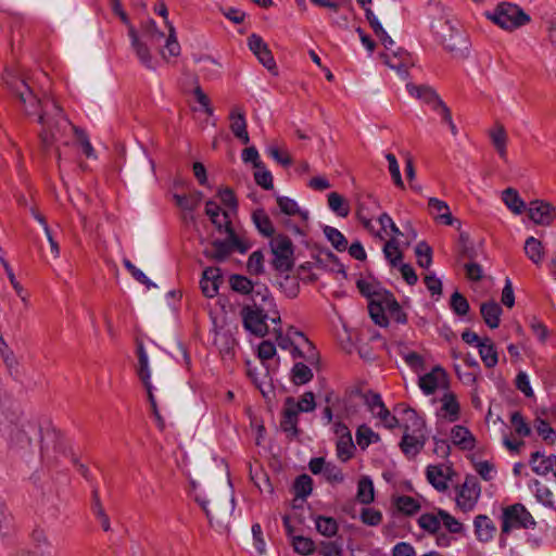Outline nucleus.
Wrapping results in <instances>:
<instances>
[{"label":"nucleus","instance_id":"f257e3e1","mask_svg":"<svg viewBox=\"0 0 556 556\" xmlns=\"http://www.w3.org/2000/svg\"><path fill=\"white\" fill-rule=\"evenodd\" d=\"M4 83L12 94L18 99L24 113L28 116H37V122L41 125L38 136L43 151L50 150L72 127L85 155L87 157L94 155L86 131L71 124L54 98L47 92L39 98L34 93L27 78L17 77L9 72L5 73Z\"/></svg>","mask_w":556,"mask_h":556},{"label":"nucleus","instance_id":"f03ea898","mask_svg":"<svg viewBox=\"0 0 556 556\" xmlns=\"http://www.w3.org/2000/svg\"><path fill=\"white\" fill-rule=\"evenodd\" d=\"M223 218L225 219V232L228 238L226 240L216 239L212 241L211 245L203 251V254L207 258L219 263L227 260L233 251L245 253L250 248V245L236 233L228 213H224Z\"/></svg>","mask_w":556,"mask_h":556},{"label":"nucleus","instance_id":"7ed1b4c3","mask_svg":"<svg viewBox=\"0 0 556 556\" xmlns=\"http://www.w3.org/2000/svg\"><path fill=\"white\" fill-rule=\"evenodd\" d=\"M431 28L444 48L454 56H464L468 49L465 35L447 17L432 22Z\"/></svg>","mask_w":556,"mask_h":556},{"label":"nucleus","instance_id":"20e7f679","mask_svg":"<svg viewBox=\"0 0 556 556\" xmlns=\"http://www.w3.org/2000/svg\"><path fill=\"white\" fill-rule=\"evenodd\" d=\"M274 258L273 267L280 271L287 273L294 266V247L291 239L286 235H277L269 242Z\"/></svg>","mask_w":556,"mask_h":556},{"label":"nucleus","instance_id":"39448f33","mask_svg":"<svg viewBox=\"0 0 556 556\" xmlns=\"http://www.w3.org/2000/svg\"><path fill=\"white\" fill-rule=\"evenodd\" d=\"M490 18L508 30L523 26L530 21V16L518 5L508 2L500 3Z\"/></svg>","mask_w":556,"mask_h":556},{"label":"nucleus","instance_id":"423d86ee","mask_svg":"<svg viewBox=\"0 0 556 556\" xmlns=\"http://www.w3.org/2000/svg\"><path fill=\"white\" fill-rule=\"evenodd\" d=\"M501 518L502 534H509L514 529H529L535 526L532 515L520 503L504 507Z\"/></svg>","mask_w":556,"mask_h":556},{"label":"nucleus","instance_id":"0eeeda50","mask_svg":"<svg viewBox=\"0 0 556 556\" xmlns=\"http://www.w3.org/2000/svg\"><path fill=\"white\" fill-rule=\"evenodd\" d=\"M253 305H244L241 309V317L243 327L256 337H264L268 332V326L266 319L268 314L265 313V308L261 307L256 299H254Z\"/></svg>","mask_w":556,"mask_h":556},{"label":"nucleus","instance_id":"6e6552de","mask_svg":"<svg viewBox=\"0 0 556 556\" xmlns=\"http://www.w3.org/2000/svg\"><path fill=\"white\" fill-rule=\"evenodd\" d=\"M481 485L475 476H467L457 489L456 506L463 513L472 511L480 498Z\"/></svg>","mask_w":556,"mask_h":556},{"label":"nucleus","instance_id":"1a4fd4ad","mask_svg":"<svg viewBox=\"0 0 556 556\" xmlns=\"http://www.w3.org/2000/svg\"><path fill=\"white\" fill-rule=\"evenodd\" d=\"M230 288L241 294H252V299L261 298V302L274 306V299L265 286H254L253 282L242 275L233 274L229 277Z\"/></svg>","mask_w":556,"mask_h":556},{"label":"nucleus","instance_id":"9d476101","mask_svg":"<svg viewBox=\"0 0 556 556\" xmlns=\"http://www.w3.org/2000/svg\"><path fill=\"white\" fill-rule=\"evenodd\" d=\"M195 500L205 511L211 525L214 521L219 526L227 523L235 509V498L232 495L228 501L225 500L223 504L218 500H214L212 508L208 507L210 501L200 497Z\"/></svg>","mask_w":556,"mask_h":556},{"label":"nucleus","instance_id":"9b49d317","mask_svg":"<svg viewBox=\"0 0 556 556\" xmlns=\"http://www.w3.org/2000/svg\"><path fill=\"white\" fill-rule=\"evenodd\" d=\"M248 46L263 66H265L269 72L277 74V66L273 53L261 36L251 34L248 37Z\"/></svg>","mask_w":556,"mask_h":556},{"label":"nucleus","instance_id":"f8f14e48","mask_svg":"<svg viewBox=\"0 0 556 556\" xmlns=\"http://www.w3.org/2000/svg\"><path fill=\"white\" fill-rule=\"evenodd\" d=\"M528 215L533 223L548 226L555 218V207L548 202L534 200L530 202Z\"/></svg>","mask_w":556,"mask_h":556},{"label":"nucleus","instance_id":"ddd939ff","mask_svg":"<svg viewBox=\"0 0 556 556\" xmlns=\"http://www.w3.org/2000/svg\"><path fill=\"white\" fill-rule=\"evenodd\" d=\"M426 442V431H404L400 446L406 456L414 457L424 448Z\"/></svg>","mask_w":556,"mask_h":556},{"label":"nucleus","instance_id":"4468645a","mask_svg":"<svg viewBox=\"0 0 556 556\" xmlns=\"http://www.w3.org/2000/svg\"><path fill=\"white\" fill-rule=\"evenodd\" d=\"M529 464L533 472L539 476H546L553 473L556 479V456L545 455L541 452H533L530 456Z\"/></svg>","mask_w":556,"mask_h":556},{"label":"nucleus","instance_id":"2eb2a0df","mask_svg":"<svg viewBox=\"0 0 556 556\" xmlns=\"http://www.w3.org/2000/svg\"><path fill=\"white\" fill-rule=\"evenodd\" d=\"M223 281L222 273L218 267H207L204 269L200 281L201 290L206 298H214L218 293L219 285Z\"/></svg>","mask_w":556,"mask_h":556},{"label":"nucleus","instance_id":"dca6fc26","mask_svg":"<svg viewBox=\"0 0 556 556\" xmlns=\"http://www.w3.org/2000/svg\"><path fill=\"white\" fill-rule=\"evenodd\" d=\"M428 207L430 214L437 222L447 226H453L455 222L460 225V223L452 216L445 201L439 200L438 198H429Z\"/></svg>","mask_w":556,"mask_h":556},{"label":"nucleus","instance_id":"f3484780","mask_svg":"<svg viewBox=\"0 0 556 556\" xmlns=\"http://www.w3.org/2000/svg\"><path fill=\"white\" fill-rule=\"evenodd\" d=\"M128 35L130 37V40H131V47L134 48L138 59L140 60V62L147 67V68H150V70H153L154 66L152 64V55L150 53V49L148 47V42L147 41H141L138 34H137V30L135 29V27L132 25H129L128 26Z\"/></svg>","mask_w":556,"mask_h":556},{"label":"nucleus","instance_id":"a211bd4d","mask_svg":"<svg viewBox=\"0 0 556 556\" xmlns=\"http://www.w3.org/2000/svg\"><path fill=\"white\" fill-rule=\"evenodd\" d=\"M229 118L231 122L230 129L235 137L241 140L243 144H248L250 137L247 130V121L243 110L240 108L232 109Z\"/></svg>","mask_w":556,"mask_h":556},{"label":"nucleus","instance_id":"6ab92c4d","mask_svg":"<svg viewBox=\"0 0 556 556\" xmlns=\"http://www.w3.org/2000/svg\"><path fill=\"white\" fill-rule=\"evenodd\" d=\"M475 534L480 542H490L496 532L494 522L486 515H478L473 519Z\"/></svg>","mask_w":556,"mask_h":556},{"label":"nucleus","instance_id":"aec40b11","mask_svg":"<svg viewBox=\"0 0 556 556\" xmlns=\"http://www.w3.org/2000/svg\"><path fill=\"white\" fill-rule=\"evenodd\" d=\"M502 307L495 301L484 302L480 306L481 316L491 329H495L500 326Z\"/></svg>","mask_w":556,"mask_h":556},{"label":"nucleus","instance_id":"412c9836","mask_svg":"<svg viewBox=\"0 0 556 556\" xmlns=\"http://www.w3.org/2000/svg\"><path fill=\"white\" fill-rule=\"evenodd\" d=\"M451 437L453 443L465 451H471L475 447V437L468 428L457 425L452 428Z\"/></svg>","mask_w":556,"mask_h":556},{"label":"nucleus","instance_id":"4be33fe9","mask_svg":"<svg viewBox=\"0 0 556 556\" xmlns=\"http://www.w3.org/2000/svg\"><path fill=\"white\" fill-rule=\"evenodd\" d=\"M444 376L445 371L440 366H437L430 372L419 378V388L426 395H430L435 392L440 378H444Z\"/></svg>","mask_w":556,"mask_h":556},{"label":"nucleus","instance_id":"5701e85b","mask_svg":"<svg viewBox=\"0 0 556 556\" xmlns=\"http://www.w3.org/2000/svg\"><path fill=\"white\" fill-rule=\"evenodd\" d=\"M406 89L412 97L424 101L431 108L441 99L431 87L426 85L417 86L409 83L406 85Z\"/></svg>","mask_w":556,"mask_h":556},{"label":"nucleus","instance_id":"b1692460","mask_svg":"<svg viewBox=\"0 0 556 556\" xmlns=\"http://www.w3.org/2000/svg\"><path fill=\"white\" fill-rule=\"evenodd\" d=\"M299 413H296L291 406L285 404L282 418L280 420V428L283 432L290 437L295 438L299 435L300 430L298 428Z\"/></svg>","mask_w":556,"mask_h":556},{"label":"nucleus","instance_id":"393cba45","mask_svg":"<svg viewBox=\"0 0 556 556\" xmlns=\"http://www.w3.org/2000/svg\"><path fill=\"white\" fill-rule=\"evenodd\" d=\"M276 342L282 350H291V354L294 358H304L307 356V352L303 350L301 343H295L290 334H283L281 329H275Z\"/></svg>","mask_w":556,"mask_h":556},{"label":"nucleus","instance_id":"a878e982","mask_svg":"<svg viewBox=\"0 0 556 556\" xmlns=\"http://www.w3.org/2000/svg\"><path fill=\"white\" fill-rule=\"evenodd\" d=\"M142 37L150 46L154 48H161L164 40L166 39L165 34L157 28L156 23L153 20H148L143 24Z\"/></svg>","mask_w":556,"mask_h":556},{"label":"nucleus","instance_id":"bb28decb","mask_svg":"<svg viewBox=\"0 0 556 556\" xmlns=\"http://www.w3.org/2000/svg\"><path fill=\"white\" fill-rule=\"evenodd\" d=\"M286 405L291 406L296 413H311L315 410V395L313 392H305L299 401H295L294 397L288 396L286 399Z\"/></svg>","mask_w":556,"mask_h":556},{"label":"nucleus","instance_id":"cd10ccee","mask_svg":"<svg viewBox=\"0 0 556 556\" xmlns=\"http://www.w3.org/2000/svg\"><path fill=\"white\" fill-rule=\"evenodd\" d=\"M489 136H490L492 144L496 149L498 155L502 159L506 160V156H507V150H506L507 134H506L505 127L502 124H500V123L495 124L494 128H492L489 131Z\"/></svg>","mask_w":556,"mask_h":556},{"label":"nucleus","instance_id":"c85d7f7f","mask_svg":"<svg viewBox=\"0 0 556 556\" xmlns=\"http://www.w3.org/2000/svg\"><path fill=\"white\" fill-rule=\"evenodd\" d=\"M479 355L488 368H493L498 362L497 352L495 345L490 338H483L478 346Z\"/></svg>","mask_w":556,"mask_h":556},{"label":"nucleus","instance_id":"c756f323","mask_svg":"<svg viewBox=\"0 0 556 556\" xmlns=\"http://www.w3.org/2000/svg\"><path fill=\"white\" fill-rule=\"evenodd\" d=\"M252 219L260 233L267 238L275 237V228L273 222L263 208L254 211L252 214Z\"/></svg>","mask_w":556,"mask_h":556},{"label":"nucleus","instance_id":"7c9ffc66","mask_svg":"<svg viewBox=\"0 0 556 556\" xmlns=\"http://www.w3.org/2000/svg\"><path fill=\"white\" fill-rule=\"evenodd\" d=\"M137 354H138V369H137L138 377L140 378L144 388L148 386H152V383L150 381L151 371L149 368V358H148V354L144 350V346L141 342L137 346Z\"/></svg>","mask_w":556,"mask_h":556},{"label":"nucleus","instance_id":"2f4dec72","mask_svg":"<svg viewBox=\"0 0 556 556\" xmlns=\"http://www.w3.org/2000/svg\"><path fill=\"white\" fill-rule=\"evenodd\" d=\"M356 498L361 504L368 505L375 500V489L372 480L364 476L357 483Z\"/></svg>","mask_w":556,"mask_h":556},{"label":"nucleus","instance_id":"473e14b6","mask_svg":"<svg viewBox=\"0 0 556 556\" xmlns=\"http://www.w3.org/2000/svg\"><path fill=\"white\" fill-rule=\"evenodd\" d=\"M286 334H290L294 342L295 339H299V343H301V346L303 349H306L307 356H305V361H307L309 364H314L315 362H317V352L315 351L313 343L304 336L303 332L296 330L293 327H290Z\"/></svg>","mask_w":556,"mask_h":556},{"label":"nucleus","instance_id":"72a5a7b5","mask_svg":"<svg viewBox=\"0 0 556 556\" xmlns=\"http://www.w3.org/2000/svg\"><path fill=\"white\" fill-rule=\"evenodd\" d=\"M502 200L505 205L515 214H521L526 208L525 201L514 188H507L502 193Z\"/></svg>","mask_w":556,"mask_h":556},{"label":"nucleus","instance_id":"f704fd0d","mask_svg":"<svg viewBox=\"0 0 556 556\" xmlns=\"http://www.w3.org/2000/svg\"><path fill=\"white\" fill-rule=\"evenodd\" d=\"M523 249L526 255L529 257L531 262H533L535 265L542 263L545 253L542 242L539 239L534 237H529L525 242Z\"/></svg>","mask_w":556,"mask_h":556},{"label":"nucleus","instance_id":"c9c22d12","mask_svg":"<svg viewBox=\"0 0 556 556\" xmlns=\"http://www.w3.org/2000/svg\"><path fill=\"white\" fill-rule=\"evenodd\" d=\"M428 482L438 491L447 489L446 477L444 476L442 466L430 465L426 469Z\"/></svg>","mask_w":556,"mask_h":556},{"label":"nucleus","instance_id":"e433bc0d","mask_svg":"<svg viewBox=\"0 0 556 556\" xmlns=\"http://www.w3.org/2000/svg\"><path fill=\"white\" fill-rule=\"evenodd\" d=\"M384 59V63L392 70H394L402 78L408 76V67L410 64L409 56L405 54L404 58H400L397 54L389 56L387 54L381 55Z\"/></svg>","mask_w":556,"mask_h":556},{"label":"nucleus","instance_id":"4c0bfd02","mask_svg":"<svg viewBox=\"0 0 556 556\" xmlns=\"http://www.w3.org/2000/svg\"><path fill=\"white\" fill-rule=\"evenodd\" d=\"M441 409L444 412V416L448 419V421L454 422L458 420L460 407L455 394H444L442 397Z\"/></svg>","mask_w":556,"mask_h":556},{"label":"nucleus","instance_id":"58836bf2","mask_svg":"<svg viewBox=\"0 0 556 556\" xmlns=\"http://www.w3.org/2000/svg\"><path fill=\"white\" fill-rule=\"evenodd\" d=\"M404 414V431H426L425 420L419 417L415 409L405 408Z\"/></svg>","mask_w":556,"mask_h":556},{"label":"nucleus","instance_id":"ea45409f","mask_svg":"<svg viewBox=\"0 0 556 556\" xmlns=\"http://www.w3.org/2000/svg\"><path fill=\"white\" fill-rule=\"evenodd\" d=\"M380 441V435L372 431L366 425H362L356 430V442L362 450H366L370 444Z\"/></svg>","mask_w":556,"mask_h":556},{"label":"nucleus","instance_id":"a19ab883","mask_svg":"<svg viewBox=\"0 0 556 556\" xmlns=\"http://www.w3.org/2000/svg\"><path fill=\"white\" fill-rule=\"evenodd\" d=\"M203 193L201 191H194L189 194H175L174 199L176 201V204L186 211H194L200 202L202 201Z\"/></svg>","mask_w":556,"mask_h":556},{"label":"nucleus","instance_id":"79ce46f5","mask_svg":"<svg viewBox=\"0 0 556 556\" xmlns=\"http://www.w3.org/2000/svg\"><path fill=\"white\" fill-rule=\"evenodd\" d=\"M316 530L326 538H332L337 534L339 526L334 518L318 516L315 519Z\"/></svg>","mask_w":556,"mask_h":556},{"label":"nucleus","instance_id":"37998d69","mask_svg":"<svg viewBox=\"0 0 556 556\" xmlns=\"http://www.w3.org/2000/svg\"><path fill=\"white\" fill-rule=\"evenodd\" d=\"M313 379L312 369L302 362L294 364L291 370V380L296 386H302L309 382Z\"/></svg>","mask_w":556,"mask_h":556},{"label":"nucleus","instance_id":"c03bdc74","mask_svg":"<svg viewBox=\"0 0 556 556\" xmlns=\"http://www.w3.org/2000/svg\"><path fill=\"white\" fill-rule=\"evenodd\" d=\"M328 206L340 217H346L350 214L349 203L338 192H330L328 194Z\"/></svg>","mask_w":556,"mask_h":556},{"label":"nucleus","instance_id":"a18cd8bd","mask_svg":"<svg viewBox=\"0 0 556 556\" xmlns=\"http://www.w3.org/2000/svg\"><path fill=\"white\" fill-rule=\"evenodd\" d=\"M394 504L399 511L404 515L412 516L420 510V504L417 500L408 495L397 496Z\"/></svg>","mask_w":556,"mask_h":556},{"label":"nucleus","instance_id":"49530a36","mask_svg":"<svg viewBox=\"0 0 556 556\" xmlns=\"http://www.w3.org/2000/svg\"><path fill=\"white\" fill-rule=\"evenodd\" d=\"M533 427L538 434L547 443L553 445L556 442V432L546 420L536 417Z\"/></svg>","mask_w":556,"mask_h":556},{"label":"nucleus","instance_id":"de8ad7c7","mask_svg":"<svg viewBox=\"0 0 556 556\" xmlns=\"http://www.w3.org/2000/svg\"><path fill=\"white\" fill-rule=\"evenodd\" d=\"M324 235L331 242L332 247L339 251L343 252L348 249V240L343 236L341 231L331 226L324 227Z\"/></svg>","mask_w":556,"mask_h":556},{"label":"nucleus","instance_id":"09e8293b","mask_svg":"<svg viewBox=\"0 0 556 556\" xmlns=\"http://www.w3.org/2000/svg\"><path fill=\"white\" fill-rule=\"evenodd\" d=\"M383 254L392 267H397L403 258V253L395 239H390L383 247Z\"/></svg>","mask_w":556,"mask_h":556},{"label":"nucleus","instance_id":"8fccbe9b","mask_svg":"<svg viewBox=\"0 0 556 556\" xmlns=\"http://www.w3.org/2000/svg\"><path fill=\"white\" fill-rule=\"evenodd\" d=\"M415 254L417 257V264L421 268H429L432 264V248L426 242L420 241L415 247Z\"/></svg>","mask_w":556,"mask_h":556},{"label":"nucleus","instance_id":"3c124183","mask_svg":"<svg viewBox=\"0 0 556 556\" xmlns=\"http://www.w3.org/2000/svg\"><path fill=\"white\" fill-rule=\"evenodd\" d=\"M277 203L280 211L289 216L301 215L304 219L308 217L307 212H302L298 205V203L288 197H277Z\"/></svg>","mask_w":556,"mask_h":556},{"label":"nucleus","instance_id":"603ef678","mask_svg":"<svg viewBox=\"0 0 556 556\" xmlns=\"http://www.w3.org/2000/svg\"><path fill=\"white\" fill-rule=\"evenodd\" d=\"M441 522L450 533L462 534L465 530L464 525L457 520L454 516L444 509H438Z\"/></svg>","mask_w":556,"mask_h":556},{"label":"nucleus","instance_id":"864d4df0","mask_svg":"<svg viewBox=\"0 0 556 556\" xmlns=\"http://www.w3.org/2000/svg\"><path fill=\"white\" fill-rule=\"evenodd\" d=\"M418 526L422 530H425L431 534L437 533L441 527V519L439 517V514H437V515L431 514V513L422 514L418 518Z\"/></svg>","mask_w":556,"mask_h":556},{"label":"nucleus","instance_id":"5fc2aeb1","mask_svg":"<svg viewBox=\"0 0 556 556\" xmlns=\"http://www.w3.org/2000/svg\"><path fill=\"white\" fill-rule=\"evenodd\" d=\"M313 488V480L308 475H301L299 476L293 484V490L296 497H300L302 500L306 498Z\"/></svg>","mask_w":556,"mask_h":556},{"label":"nucleus","instance_id":"6e6d98bb","mask_svg":"<svg viewBox=\"0 0 556 556\" xmlns=\"http://www.w3.org/2000/svg\"><path fill=\"white\" fill-rule=\"evenodd\" d=\"M368 311L374 323L380 327H387L389 325L388 316H386V312L383 311L381 304L372 298L368 304Z\"/></svg>","mask_w":556,"mask_h":556},{"label":"nucleus","instance_id":"4d7b16f0","mask_svg":"<svg viewBox=\"0 0 556 556\" xmlns=\"http://www.w3.org/2000/svg\"><path fill=\"white\" fill-rule=\"evenodd\" d=\"M291 543L294 552L301 555H309L315 551L314 541L306 536L292 535Z\"/></svg>","mask_w":556,"mask_h":556},{"label":"nucleus","instance_id":"13d9d810","mask_svg":"<svg viewBox=\"0 0 556 556\" xmlns=\"http://www.w3.org/2000/svg\"><path fill=\"white\" fill-rule=\"evenodd\" d=\"M355 445L352 438L337 440V456L340 460L346 462L353 457Z\"/></svg>","mask_w":556,"mask_h":556},{"label":"nucleus","instance_id":"bf43d9fd","mask_svg":"<svg viewBox=\"0 0 556 556\" xmlns=\"http://www.w3.org/2000/svg\"><path fill=\"white\" fill-rule=\"evenodd\" d=\"M510 424L519 437H529L531 434V427L520 412H514L510 415Z\"/></svg>","mask_w":556,"mask_h":556},{"label":"nucleus","instance_id":"052dcab7","mask_svg":"<svg viewBox=\"0 0 556 556\" xmlns=\"http://www.w3.org/2000/svg\"><path fill=\"white\" fill-rule=\"evenodd\" d=\"M451 309L457 315V316H465L469 312V303L467 299L459 293L458 291H455L450 301Z\"/></svg>","mask_w":556,"mask_h":556},{"label":"nucleus","instance_id":"680f3d73","mask_svg":"<svg viewBox=\"0 0 556 556\" xmlns=\"http://www.w3.org/2000/svg\"><path fill=\"white\" fill-rule=\"evenodd\" d=\"M247 267L250 274L260 275L264 271V255L261 251H254L248 260Z\"/></svg>","mask_w":556,"mask_h":556},{"label":"nucleus","instance_id":"e2e57ef3","mask_svg":"<svg viewBox=\"0 0 556 556\" xmlns=\"http://www.w3.org/2000/svg\"><path fill=\"white\" fill-rule=\"evenodd\" d=\"M266 153L283 167H288L292 164L290 154L287 151H281L277 146H268Z\"/></svg>","mask_w":556,"mask_h":556},{"label":"nucleus","instance_id":"0e129e2a","mask_svg":"<svg viewBox=\"0 0 556 556\" xmlns=\"http://www.w3.org/2000/svg\"><path fill=\"white\" fill-rule=\"evenodd\" d=\"M533 484L536 500L543 505L552 506L554 498L552 491L539 480H535Z\"/></svg>","mask_w":556,"mask_h":556},{"label":"nucleus","instance_id":"69168bd1","mask_svg":"<svg viewBox=\"0 0 556 556\" xmlns=\"http://www.w3.org/2000/svg\"><path fill=\"white\" fill-rule=\"evenodd\" d=\"M361 520L367 526L376 527L382 521V513L370 507L363 508L361 513Z\"/></svg>","mask_w":556,"mask_h":556},{"label":"nucleus","instance_id":"338daca9","mask_svg":"<svg viewBox=\"0 0 556 556\" xmlns=\"http://www.w3.org/2000/svg\"><path fill=\"white\" fill-rule=\"evenodd\" d=\"M256 169L254 173L255 182L265 190H271L274 188L271 173L265 168L264 164H262V168Z\"/></svg>","mask_w":556,"mask_h":556},{"label":"nucleus","instance_id":"774afa93","mask_svg":"<svg viewBox=\"0 0 556 556\" xmlns=\"http://www.w3.org/2000/svg\"><path fill=\"white\" fill-rule=\"evenodd\" d=\"M405 363L415 371L422 370L425 361L420 354L414 351H406L401 353Z\"/></svg>","mask_w":556,"mask_h":556}]
</instances>
